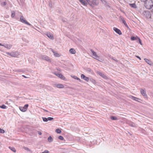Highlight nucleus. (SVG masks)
Instances as JSON below:
<instances>
[{
  "mask_svg": "<svg viewBox=\"0 0 153 153\" xmlns=\"http://www.w3.org/2000/svg\"><path fill=\"white\" fill-rule=\"evenodd\" d=\"M54 85L55 87L59 88H63L64 87V85L62 84H54Z\"/></svg>",
  "mask_w": 153,
  "mask_h": 153,
  "instance_id": "9",
  "label": "nucleus"
},
{
  "mask_svg": "<svg viewBox=\"0 0 153 153\" xmlns=\"http://www.w3.org/2000/svg\"><path fill=\"white\" fill-rule=\"evenodd\" d=\"M42 119L44 121L47 122L48 121V119L45 117H42Z\"/></svg>",
  "mask_w": 153,
  "mask_h": 153,
  "instance_id": "32",
  "label": "nucleus"
},
{
  "mask_svg": "<svg viewBox=\"0 0 153 153\" xmlns=\"http://www.w3.org/2000/svg\"><path fill=\"white\" fill-rule=\"evenodd\" d=\"M47 35V36L50 39H53V35L52 33H48Z\"/></svg>",
  "mask_w": 153,
  "mask_h": 153,
  "instance_id": "15",
  "label": "nucleus"
},
{
  "mask_svg": "<svg viewBox=\"0 0 153 153\" xmlns=\"http://www.w3.org/2000/svg\"><path fill=\"white\" fill-rule=\"evenodd\" d=\"M91 51L92 53V55L94 56L93 58L94 59H96L100 61H101L100 59H100L99 56H98L97 54V53L96 52H95V51H93L92 50H91Z\"/></svg>",
  "mask_w": 153,
  "mask_h": 153,
  "instance_id": "2",
  "label": "nucleus"
},
{
  "mask_svg": "<svg viewBox=\"0 0 153 153\" xmlns=\"http://www.w3.org/2000/svg\"><path fill=\"white\" fill-rule=\"evenodd\" d=\"M97 73L98 74L102 76L103 78H106V76L102 73L99 71H97Z\"/></svg>",
  "mask_w": 153,
  "mask_h": 153,
  "instance_id": "16",
  "label": "nucleus"
},
{
  "mask_svg": "<svg viewBox=\"0 0 153 153\" xmlns=\"http://www.w3.org/2000/svg\"><path fill=\"white\" fill-rule=\"evenodd\" d=\"M136 57L137 58H138L140 60V59H141L140 58V57L139 56H136Z\"/></svg>",
  "mask_w": 153,
  "mask_h": 153,
  "instance_id": "47",
  "label": "nucleus"
},
{
  "mask_svg": "<svg viewBox=\"0 0 153 153\" xmlns=\"http://www.w3.org/2000/svg\"><path fill=\"white\" fill-rule=\"evenodd\" d=\"M22 76L23 77H24L25 78H28V77H26V76H25L24 75H22Z\"/></svg>",
  "mask_w": 153,
  "mask_h": 153,
  "instance_id": "44",
  "label": "nucleus"
},
{
  "mask_svg": "<svg viewBox=\"0 0 153 153\" xmlns=\"http://www.w3.org/2000/svg\"><path fill=\"white\" fill-rule=\"evenodd\" d=\"M103 4H105L106 3L105 0H100Z\"/></svg>",
  "mask_w": 153,
  "mask_h": 153,
  "instance_id": "39",
  "label": "nucleus"
},
{
  "mask_svg": "<svg viewBox=\"0 0 153 153\" xmlns=\"http://www.w3.org/2000/svg\"><path fill=\"white\" fill-rule=\"evenodd\" d=\"M92 81L93 82H94H94H95V80L94 79H92Z\"/></svg>",
  "mask_w": 153,
  "mask_h": 153,
  "instance_id": "46",
  "label": "nucleus"
},
{
  "mask_svg": "<svg viewBox=\"0 0 153 153\" xmlns=\"http://www.w3.org/2000/svg\"><path fill=\"white\" fill-rule=\"evenodd\" d=\"M130 5L131 7H133V8H136V6L135 4H130Z\"/></svg>",
  "mask_w": 153,
  "mask_h": 153,
  "instance_id": "28",
  "label": "nucleus"
},
{
  "mask_svg": "<svg viewBox=\"0 0 153 153\" xmlns=\"http://www.w3.org/2000/svg\"><path fill=\"white\" fill-rule=\"evenodd\" d=\"M40 58L45 60L49 62H51V60L49 57L46 55H42L40 56Z\"/></svg>",
  "mask_w": 153,
  "mask_h": 153,
  "instance_id": "3",
  "label": "nucleus"
},
{
  "mask_svg": "<svg viewBox=\"0 0 153 153\" xmlns=\"http://www.w3.org/2000/svg\"><path fill=\"white\" fill-rule=\"evenodd\" d=\"M28 106V104H25L23 107H20L19 109L22 111L25 112L27 110Z\"/></svg>",
  "mask_w": 153,
  "mask_h": 153,
  "instance_id": "4",
  "label": "nucleus"
},
{
  "mask_svg": "<svg viewBox=\"0 0 153 153\" xmlns=\"http://www.w3.org/2000/svg\"><path fill=\"white\" fill-rule=\"evenodd\" d=\"M144 6L146 8L150 9L153 7V2L152 0H146L144 3Z\"/></svg>",
  "mask_w": 153,
  "mask_h": 153,
  "instance_id": "1",
  "label": "nucleus"
},
{
  "mask_svg": "<svg viewBox=\"0 0 153 153\" xmlns=\"http://www.w3.org/2000/svg\"><path fill=\"white\" fill-rule=\"evenodd\" d=\"M56 131L58 134L60 133L61 132V131L59 129H56Z\"/></svg>",
  "mask_w": 153,
  "mask_h": 153,
  "instance_id": "31",
  "label": "nucleus"
},
{
  "mask_svg": "<svg viewBox=\"0 0 153 153\" xmlns=\"http://www.w3.org/2000/svg\"><path fill=\"white\" fill-rule=\"evenodd\" d=\"M25 149H27V150H29V149L28 148H26Z\"/></svg>",
  "mask_w": 153,
  "mask_h": 153,
  "instance_id": "50",
  "label": "nucleus"
},
{
  "mask_svg": "<svg viewBox=\"0 0 153 153\" xmlns=\"http://www.w3.org/2000/svg\"><path fill=\"white\" fill-rule=\"evenodd\" d=\"M81 77L82 79L85 80L87 82H88L89 81V78L86 76L84 74H82L81 75Z\"/></svg>",
  "mask_w": 153,
  "mask_h": 153,
  "instance_id": "11",
  "label": "nucleus"
},
{
  "mask_svg": "<svg viewBox=\"0 0 153 153\" xmlns=\"http://www.w3.org/2000/svg\"><path fill=\"white\" fill-rule=\"evenodd\" d=\"M49 151L47 150H45L44 152H42L41 153H49Z\"/></svg>",
  "mask_w": 153,
  "mask_h": 153,
  "instance_id": "40",
  "label": "nucleus"
},
{
  "mask_svg": "<svg viewBox=\"0 0 153 153\" xmlns=\"http://www.w3.org/2000/svg\"><path fill=\"white\" fill-rule=\"evenodd\" d=\"M73 78L75 79H77L78 80H79V81L80 82H81L82 81L81 80V79L79 78L78 77H77L76 76H71Z\"/></svg>",
  "mask_w": 153,
  "mask_h": 153,
  "instance_id": "23",
  "label": "nucleus"
},
{
  "mask_svg": "<svg viewBox=\"0 0 153 153\" xmlns=\"http://www.w3.org/2000/svg\"><path fill=\"white\" fill-rule=\"evenodd\" d=\"M15 16V12L14 11L12 12L11 14V17L13 18Z\"/></svg>",
  "mask_w": 153,
  "mask_h": 153,
  "instance_id": "36",
  "label": "nucleus"
},
{
  "mask_svg": "<svg viewBox=\"0 0 153 153\" xmlns=\"http://www.w3.org/2000/svg\"><path fill=\"white\" fill-rule=\"evenodd\" d=\"M4 47L7 49H10L12 47V45L10 44H6L4 45Z\"/></svg>",
  "mask_w": 153,
  "mask_h": 153,
  "instance_id": "12",
  "label": "nucleus"
},
{
  "mask_svg": "<svg viewBox=\"0 0 153 153\" xmlns=\"http://www.w3.org/2000/svg\"><path fill=\"white\" fill-rule=\"evenodd\" d=\"M80 2L83 5L86 6L88 0H79Z\"/></svg>",
  "mask_w": 153,
  "mask_h": 153,
  "instance_id": "8",
  "label": "nucleus"
},
{
  "mask_svg": "<svg viewBox=\"0 0 153 153\" xmlns=\"http://www.w3.org/2000/svg\"><path fill=\"white\" fill-rule=\"evenodd\" d=\"M111 59H112L114 60V61H115L116 62L117 61V60L116 59H114L113 57H111Z\"/></svg>",
  "mask_w": 153,
  "mask_h": 153,
  "instance_id": "42",
  "label": "nucleus"
},
{
  "mask_svg": "<svg viewBox=\"0 0 153 153\" xmlns=\"http://www.w3.org/2000/svg\"><path fill=\"white\" fill-rule=\"evenodd\" d=\"M152 13H153V9H152Z\"/></svg>",
  "mask_w": 153,
  "mask_h": 153,
  "instance_id": "52",
  "label": "nucleus"
},
{
  "mask_svg": "<svg viewBox=\"0 0 153 153\" xmlns=\"http://www.w3.org/2000/svg\"><path fill=\"white\" fill-rule=\"evenodd\" d=\"M140 92L141 94L145 97H146L147 95L146 94V91L144 89H140Z\"/></svg>",
  "mask_w": 153,
  "mask_h": 153,
  "instance_id": "10",
  "label": "nucleus"
},
{
  "mask_svg": "<svg viewBox=\"0 0 153 153\" xmlns=\"http://www.w3.org/2000/svg\"><path fill=\"white\" fill-rule=\"evenodd\" d=\"M92 4L94 5H97L98 3L97 0H92Z\"/></svg>",
  "mask_w": 153,
  "mask_h": 153,
  "instance_id": "21",
  "label": "nucleus"
},
{
  "mask_svg": "<svg viewBox=\"0 0 153 153\" xmlns=\"http://www.w3.org/2000/svg\"><path fill=\"white\" fill-rule=\"evenodd\" d=\"M0 46H4V45L2 44L1 43H0Z\"/></svg>",
  "mask_w": 153,
  "mask_h": 153,
  "instance_id": "48",
  "label": "nucleus"
},
{
  "mask_svg": "<svg viewBox=\"0 0 153 153\" xmlns=\"http://www.w3.org/2000/svg\"><path fill=\"white\" fill-rule=\"evenodd\" d=\"M70 53L71 54H75L76 53V51L74 48L71 49L69 51Z\"/></svg>",
  "mask_w": 153,
  "mask_h": 153,
  "instance_id": "19",
  "label": "nucleus"
},
{
  "mask_svg": "<svg viewBox=\"0 0 153 153\" xmlns=\"http://www.w3.org/2000/svg\"><path fill=\"white\" fill-rule=\"evenodd\" d=\"M4 131L3 129L0 128V133L3 134L4 133Z\"/></svg>",
  "mask_w": 153,
  "mask_h": 153,
  "instance_id": "37",
  "label": "nucleus"
},
{
  "mask_svg": "<svg viewBox=\"0 0 153 153\" xmlns=\"http://www.w3.org/2000/svg\"><path fill=\"white\" fill-rule=\"evenodd\" d=\"M0 2L1 5L2 6H4L7 4L5 0H0Z\"/></svg>",
  "mask_w": 153,
  "mask_h": 153,
  "instance_id": "13",
  "label": "nucleus"
},
{
  "mask_svg": "<svg viewBox=\"0 0 153 153\" xmlns=\"http://www.w3.org/2000/svg\"><path fill=\"white\" fill-rule=\"evenodd\" d=\"M48 141L50 142H51L53 141V139L51 136H49L48 138Z\"/></svg>",
  "mask_w": 153,
  "mask_h": 153,
  "instance_id": "29",
  "label": "nucleus"
},
{
  "mask_svg": "<svg viewBox=\"0 0 153 153\" xmlns=\"http://www.w3.org/2000/svg\"><path fill=\"white\" fill-rule=\"evenodd\" d=\"M20 21L23 23L26 24L30 26H31V25L27 22L26 20L22 16H21L20 18Z\"/></svg>",
  "mask_w": 153,
  "mask_h": 153,
  "instance_id": "5",
  "label": "nucleus"
},
{
  "mask_svg": "<svg viewBox=\"0 0 153 153\" xmlns=\"http://www.w3.org/2000/svg\"><path fill=\"white\" fill-rule=\"evenodd\" d=\"M44 110L45 111H46V112H48V111L47 110H46L44 109Z\"/></svg>",
  "mask_w": 153,
  "mask_h": 153,
  "instance_id": "49",
  "label": "nucleus"
},
{
  "mask_svg": "<svg viewBox=\"0 0 153 153\" xmlns=\"http://www.w3.org/2000/svg\"><path fill=\"white\" fill-rule=\"evenodd\" d=\"M91 69H90L88 71H91Z\"/></svg>",
  "mask_w": 153,
  "mask_h": 153,
  "instance_id": "51",
  "label": "nucleus"
},
{
  "mask_svg": "<svg viewBox=\"0 0 153 153\" xmlns=\"http://www.w3.org/2000/svg\"><path fill=\"white\" fill-rule=\"evenodd\" d=\"M120 20L122 21L123 23L127 27H128V26L123 17L120 16L119 17Z\"/></svg>",
  "mask_w": 153,
  "mask_h": 153,
  "instance_id": "6",
  "label": "nucleus"
},
{
  "mask_svg": "<svg viewBox=\"0 0 153 153\" xmlns=\"http://www.w3.org/2000/svg\"><path fill=\"white\" fill-rule=\"evenodd\" d=\"M52 51L54 55L56 57H59L60 56V54L58 53L57 52H55L54 51Z\"/></svg>",
  "mask_w": 153,
  "mask_h": 153,
  "instance_id": "18",
  "label": "nucleus"
},
{
  "mask_svg": "<svg viewBox=\"0 0 153 153\" xmlns=\"http://www.w3.org/2000/svg\"><path fill=\"white\" fill-rule=\"evenodd\" d=\"M139 41V43H140L141 45H142L141 42V40H140V38H138V40H137V41Z\"/></svg>",
  "mask_w": 153,
  "mask_h": 153,
  "instance_id": "41",
  "label": "nucleus"
},
{
  "mask_svg": "<svg viewBox=\"0 0 153 153\" xmlns=\"http://www.w3.org/2000/svg\"><path fill=\"white\" fill-rule=\"evenodd\" d=\"M128 124L131 126L132 127H135L136 126V125L134 123L132 122H129Z\"/></svg>",
  "mask_w": 153,
  "mask_h": 153,
  "instance_id": "17",
  "label": "nucleus"
},
{
  "mask_svg": "<svg viewBox=\"0 0 153 153\" xmlns=\"http://www.w3.org/2000/svg\"><path fill=\"white\" fill-rule=\"evenodd\" d=\"M0 107L3 109H5L6 108V106L4 105H3L0 106Z\"/></svg>",
  "mask_w": 153,
  "mask_h": 153,
  "instance_id": "34",
  "label": "nucleus"
},
{
  "mask_svg": "<svg viewBox=\"0 0 153 153\" xmlns=\"http://www.w3.org/2000/svg\"><path fill=\"white\" fill-rule=\"evenodd\" d=\"M144 60L149 65H152V62L150 60H149V59L146 58H145Z\"/></svg>",
  "mask_w": 153,
  "mask_h": 153,
  "instance_id": "14",
  "label": "nucleus"
},
{
  "mask_svg": "<svg viewBox=\"0 0 153 153\" xmlns=\"http://www.w3.org/2000/svg\"><path fill=\"white\" fill-rule=\"evenodd\" d=\"M146 16L148 19L151 18V14L149 12L147 13H146Z\"/></svg>",
  "mask_w": 153,
  "mask_h": 153,
  "instance_id": "25",
  "label": "nucleus"
},
{
  "mask_svg": "<svg viewBox=\"0 0 153 153\" xmlns=\"http://www.w3.org/2000/svg\"><path fill=\"white\" fill-rule=\"evenodd\" d=\"M56 75L57 76H58L60 78H61V79H63L64 78V76L62 74H56Z\"/></svg>",
  "mask_w": 153,
  "mask_h": 153,
  "instance_id": "22",
  "label": "nucleus"
},
{
  "mask_svg": "<svg viewBox=\"0 0 153 153\" xmlns=\"http://www.w3.org/2000/svg\"><path fill=\"white\" fill-rule=\"evenodd\" d=\"M48 120L51 121L52 120H53V117H48V118H47Z\"/></svg>",
  "mask_w": 153,
  "mask_h": 153,
  "instance_id": "38",
  "label": "nucleus"
},
{
  "mask_svg": "<svg viewBox=\"0 0 153 153\" xmlns=\"http://www.w3.org/2000/svg\"><path fill=\"white\" fill-rule=\"evenodd\" d=\"M131 99L133 100H134L136 101H138V100H140L139 98H137L133 96H131Z\"/></svg>",
  "mask_w": 153,
  "mask_h": 153,
  "instance_id": "26",
  "label": "nucleus"
},
{
  "mask_svg": "<svg viewBox=\"0 0 153 153\" xmlns=\"http://www.w3.org/2000/svg\"><path fill=\"white\" fill-rule=\"evenodd\" d=\"M17 53L16 52H12L11 53V56L12 57H16L17 56Z\"/></svg>",
  "mask_w": 153,
  "mask_h": 153,
  "instance_id": "20",
  "label": "nucleus"
},
{
  "mask_svg": "<svg viewBox=\"0 0 153 153\" xmlns=\"http://www.w3.org/2000/svg\"><path fill=\"white\" fill-rule=\"evenodd\" d=\"M59 139L61 140H64L63 137L62 136H59L58 137Z\"/></svg>",
  "mask_w": 153,
  "mask_h": 153,
  "instance_id": "33",
  "label": "nucleus"
},
{
  "mask_svg": "<svg viewBox=\"0 0 153 153\" xmlns=\"http://www.w3.org/2000/svg\"><path fill=\"white\" fill-rule=\"evenodd\" d=\"M138 37L137 36L134 37V36H131V39L132 40H136L137 41Z\"/></svg>",
  "mask_w": 153,
  "mask_h": 153,
  "instance_id": "24",
  "label": "nucleus"
},
{
  "mask_svg": "<svg viewBox=\"0 0 153 153\" xmlns=\"http://www.w3.org/2000/svg\"><path fill=\"white\" fill-rule=\"evenodd\" d=\"M49 5L50 6H51V5H50V4H49Z\"/></svg>",
  "mask_w": 153,
  "mask_h": 153,
  "instance_id": "53",
  "label": "nucleus"
},
{
  "mask_svg": "<svg viewBox=\"0 0 153 153\" xmlns=\"http://www.w3.org/2000/svg\"><path fill=\"white\" fill-rule=\"evenodd\" d=\"M7 53L8 55L11 56V53Z\"/></svg>",
  "mask_w": 153,
  "mask_h": 153,
  "instance_id": "45",
  "label": "nucleus"
},
{
  "mask_svg": "<svg viewBox=\"0 0 153 153\" xmlns=\"http://www.w3.org/2000/svg\"><path fill=\"white\" fill-rule=\"evenodd\" d=\"M38 133L39 135H41L42 134V133L40 131H38Z\"/></svg>",
  "mask_w": 153,
  "mask_h": 153,
  "instance_id": "43",
  "label": "nucleus"
},
{
  "mask_svg": "<svg viewBox=\"0 0 153 153\" xmlns=\"http://www.w3.org/2000/svg\"><path fill=\"white\" fill-rule=\"evenodd\" d=\"M113 30L117 33L119 35H121L122 34V33L120 30L115 27H114L113 28Z\"/></svg>",
  "mask_w": 153,
  "mask_h": 153,
  "instance_id": "7",
  "label": "nucleus"
},
{
  "mask_svg": "<svg viewBox=\"0 0 153 153\" xmlns=\"http://www.w3.org/2000/svg\"><path fill=\"white\" fill-rule=\"evenodd\" d=\"M89 4L90 6H92V2L91 3V1L89 0H88V1L87 4Z\"/></svg>",
  "mask_w": 153,
  "mask_h": 153,
  "instance_id": "35",
  "label": "nucleus"
},
{
  "mask_svg": "<svg viewBox=\"0 0 153 153\" xmlns=\"http://www.w3.org/2000/svg\"><path fill=\"white\" fill-rule=\"evenodd\" d=\"M111 118L113 120H115L117 119V117L114 116H111Z\"/></svg>",
  "mask_w": 153,
  "mask_h": 153,
  "instance_id": "30",
  "label": "nucleus"
},
{
  "mask_svg": "<svg viewBox=\"0 0 153 153\" xmlns=\"http://www.w3.org/2000/svg\"><path fill=\"white\" fill-rule=\"evenodd\" d=\"M9 148L12 151H13V152H15L16 151V150L14 148V147H9Z\"/></svg>",
  "mask_w": 153,
  "mask_h": 153,
  "instance_id": "27",
  "label": "nucleus"
}]
</instances>
